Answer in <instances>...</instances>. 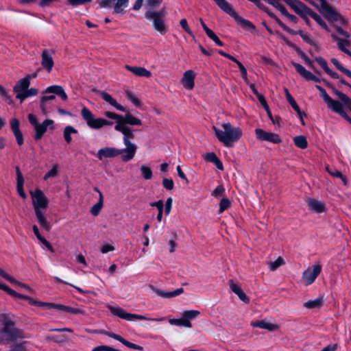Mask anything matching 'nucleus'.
Masks as SVG:
<instances>
[{
    "label": "nucleus",
    "instance_id": "obj_29",
    "mask_svg": "<svg viewBox=\"0 0 351 351\" xmlns=\"http://www.w3.org/2000/svg\"><path fill=\"white\" fill-rule=\"evenodd\" d=\"M95 191L99 193V202L92 206L90 213L93 216H97L104 206V197L102 193L98 188L95 187Z\"/></svg>",
    "mask_w": 351,
    "mask_h": 351
},
{
    "label": "nucleus",
    "instance_id": "obj_56",
    "mask_svg": "<svg viewBox=\"0 0 351 351\" xmlns=\"http://www.w3.org/2000/svg\"><path fill=\"white\" fill-rule=\"evenodd\" d=\"M64 311L72 313V314H81V315L85 314L84 311H83L80 308H73L69 306H66Z\"/></svg>",
    "mask_w": 351,
    "mask_h": 351
},
{
    "label": "nucleus",
    "instance_id": "obj_39",
    "mask_svg": "<svg viewBox=\"0 0 351 351\" xmlns=\"http://www.w3.org/2000/svg\"><path fill=\"white\" fill-rule=\"evenodd\" d=\"M293 141L295 145L300 149H305L308 146V142L304 136H295L293 138Z\"/></svg>",
    "mask_w": 351,
    "mask_h": 351
},
{
    "label": "nucleus",
    "instance_id": "obj_17",
    "mask_svg": "<svg viewBox=\"0 0 351 351\" xmlns=\"http://www.w3.org/2000/svg\"><path fill=\"white\" fill-rule=\"evenodd\" d=\"M195 73L192 70H188L184 73L181 83L184 88L187 90H192L195 86Z\"/></svg>",
    "mask_w": 351,
    "mask_h": 351
},
{
    "label": "nucleus",
    "instance_id": "obj_51",
    "mask_svg": "<svg viewBox=\"0 0 351 351\" xmlns=\"http://www.w3.org/2000/svg\"><path fill=\"white\" fill-rule=\"evenodd\" d=\"M315 61L322 66L326 73H327L330 68L328 66L326 61L322 57H316Z\"/></svg>",
    "mask_w": 351,
    "mask_h": 351
},
{
    "label": "nucleus",
    "instance_id": "obj_13",
    "mask_svg": "<svg viewBox=\"0 0 351 351\" xmlns=\"http://www.w3.org/2000/svg\"><path fill=\"white\" fill-rule=\"evenodd\" d=\"M104 115L114 120H116V125L114 126L115 130L122 133L123 134L133 131V130L130 127H126L125 124L123 123V116L116 114L112 112H106Z\"/></svg>",
    "mask_w": 351,
    "mask_h": 351
},
{
    "label": "nucleus",
    "instance_id": "obj_16",
    "mask_svg": "<svg viewBox=\"0 0 351 351\" xmlns=\"http://www.w3.org/2000/svg\"><path fill=\"white\" fill-rule=\"evenodd\" d=\"M95 332L100 333V334H104V335H107V336H108L110 337H112V338H113V339L120 341L123 345H125V346H127V347H128L130 348L137 350H140V351H142L143 350V348L142 346H138V345L135 344V343H131V342L127 341L126 339H125L124 338H123L122 337H121L120 335H117L115 333H113V332H108V331H106V330H101L99 332L95 331Z\"/></svg>",
    "mask_w": 351,
    "mask_h": 351
},
{
    "label": "nucleus",
    "instance_id": "obj_38",
    "mask_svg": "<svg viewBox=\"0 0 351 351\" xmlns=\"http://www.w3.org/2000/svg\"><path fill=\"white\" fill-rule=\"evenodd\" d=\"M150 206L152 207H156L158 209V215H157V220L160 222L162 218L163 208H164V202L162 200H158L157 202H152Z\"/></svg>",
    "mask_w": 351,
    "mask_h": 351
},
{
    "label": "nucleus",
    "instance_id": "obj_64",
    "mask_svg": "<svg viewBox=\"0 0 351 351\" xmlns=\"http://www.w3.org/2000/svg\"><path fill=\"white\" fill-rule=\"evenodd\" d=\"M224 192V188L221 186H217L212 192V195L214 197H219L223 195Z\"/></svg>",
    "mask_w": 351,
    "mask_h": 351
},
{
    "label": "nucleus",
    "instance_id": "obj_55",
    "mask_svg": "<svg viewBox=\"0 0 351 351\" xmlns=\"http://www.w3.org/2000/svg\"><path fill=\"white\" fill-rule=\"evenodd\" d=\"M16 176H17L16 188L23 186V184H24L23 176L18 167L16 168Z\"/></svg>",
    "mask_w": 351,
    "mask_h": 351
},
{
    "label": "nucleus",
    "instance_id": "obj_23",
    "mask_svg": "<svg viewBox=\"0 0 351 351\" xmlns=\"http://www.w3.org/2000/svg\"><path fill=\"white\" fill-rule=\"evenodd\" d=\"M289 5L298 14H304L308 8L298 0H283Z\"/></svg>",
    "mask_w": 351,
    "mask_h": 351
},
{
    "label": "nucleus",
    "instance_id": "obj_1",
    "mask_svg": "<svg viewBox=\"0 0 351 351\" xmlns=\"http://www.w3.org/2000/svg\"><path fill=\"white\" fill-rule=\"evenodd\" d=\"M32 203L35 216L40 227L47 231H50L51 224L48 221L45 211L49 206V200L45 194L39 189L30 191Z\"/></svg>",
    "mask_w": 351,
    "mask_h": 351
},
{
    "label": "nucleus",
    "instance_id": "obj_9",
    "mask_svg": "<svg viewBox=\"0 0 351 351\" xmlns=\"http://www.w3.org/2000/svg\"><path fill=\"white\" fill-rule=\"evenodd\" d=\"M28 120L36 131V140L40 139L48 129L53 130L55 128V122L51 119H45L42 123H39L36 116L29 114Z\"/></svg>",
    "mask_w": 351,
    "mask_h": 351
},
{
    "label": "nucleus",
    "instance_id": "obj_47",
    "mask_svg": "<svg viewBox=\"0 0 351 351\" xmlns=\"http://www.w3.org/2000/svg\"><path fill=\"white\" fill-rule=\"evenodd\" d=\"M322 304V299L317 298L313 300H309L304 303V306L308 308H313L320 306Z\"/></svg>",
    "mask_w": 351,
    "mask_h": 351
},
{
    "label": "nucleus",
    "instance_id": "obj_8",
    "mask_svg": "<svg viewBox=\"0 0 351 351\" xmlns=\"http://www.w3.org/2000/svg\"><path fill=\"white\" fill-rule=\"evenodd\" d=\"M81 114L88 126L92 129L99 130L105 125H111L112 122L102 118H95L92 112L87 108L82 109Z\"/></svg>",
    "mask_w": 351,
    "mask_h": 351
},
{
    "label": "nucleus",
    "instance_id": "obj_60",
    "mask_svg": "<svg viewBox=\"0 0 351 351\" xmlns=\"http://www.w3.org/2000/svg\"><path fill=\"white\" fill-rule=\"evenodd\" d=\"M296 34H300V36L302 38V39L306 41V43H313V40H312V38L311 36V35L308 33H305L302 31H298V32H295Z\"/></svg>",
    "mask_w": 351,
    "mask_h": 351
},
{
    "label": "nucleus",
    "instance_id": "obj_2",
    "mask_svg": "<svg viewBox=\"0 0 351 351\" xmlns=\"http://www.w3.org/2000/svg\"><path fill=\"white\" fill-rule=\"evenodd\" d=\"M218 141L228 147H231L242 136L243 132L239 127H234L230 123H223L219 127L213 126Z\"/></svg>",
    "mask_w": 351,
    "mask_h": 351
},
{
    "label": "nucleus",
    "instance_id": "obj_33",
    "mask_svg": "<svg viewBox=\"0 0 351 351\" xmlns=\"http://www.w3.org/2000/svg\"><path fill=\"white\" fill-rule=\"evenodd\" d=\"M122 121L126 127H129L128 125H142V121L139 119L134 117L130 113H126L125 114V116H123Z\"/></svg>",
    "mask_w": 351,
    "mask_h": 351
},
{
    "label": "nucleus",
    "instance_id": "obj_11",
    "mask_svg": "<svg viewBox=\"0 0 351 351\" xmlns=\"http://www.w3.org/2000/svg\"><path fill=\"white\" fill-rule=\"evenodd\" d=\"M145 18L152 22L154 29L160 33L165 34L168 31V27L165 23V19L157 13V11L152 10L145 13Z\"/></svg>",
    "mask_w": 351,
    "mask_h": 351
},
{
    "label": "nucleus",
    "instance_id": "obj_24",
    "mask_svg": "<svg viewBox=\"0 0 351 351\" xmlns=\"http://www.w3.org/2000/svg\"><path fill=\"white\" fill-rule=\"evenodd\" d=\"M114 1L113 13L115 14H123L129 5V0H112Z\"/></svg>",
    "mask_w": 351,
    "mask_h": 351
},
{
    "label": "nucleus",
    "instance_id": "obj_14",
    "mask_svg": "<svg viewBox=\"0 0 351 351\" xmlns=\"http://www.w3.org/2000/svg\"><path fill=\"white\" fill-rule=\"evenodd\" d=\"M255 134L256 138L261 141H268L276 144L281 142V138L279 135L274 132H266L262 129L258 128L255 130Z\"/></svg>",
    "mask_w": 351,
    "mask_h": 351
},
{
    "label": "nucleus",
    "instance_id": "obj_25",
    "mask_svg": "<svg viewBox=\"0 0 351 351\" xmlns=\"http://www.w3.org/2000/svg\"><path fill=\"white\" fill-rule=\"evenodd\" d=\"M285 91L287 101L291 104L292 108L297 112L302 123L304 125L303 116H305V114L300 110L299 106L298 105L293 97L291 95L289 90L287 88H285Z\"/></svg>",
    "mask_w": 351,
    "mask_h": 351
},
{
    "label": "nucleus",
    "instance_id": "obj_20",
    "mask_svg": "<svg viewBox=\"0 0 351 351\" xmlns=\"http://www.w3.org/2000/svg\"><path fill=\"white\" fill-rule=\"evenodd\" d=\"M306 203L309 210L316 213H322L326 210L324 204L318 199L308 198Z\"/></svg>",
    "mask_w": 351,
    "mask_h": 351
},
{
    "label": "nucleus",
    "instance_id": "obj_50",
    "mask_svg": "<svg viewBox=\"0 0 351 351\" xmlns=\"http://www.w3.org/2000/svg\"><path fill=\"white\" fill-rule=\"evenodd\" d=\"M230 206V202L227 198H223L219 204V213H223L225 210L228 208Z\"/></svg>",
    "mask_w": 351,
    "mask_h": 351
},
{
    "label": "nucleus",
    "instance_id": "obj_43",
    "mask_svg": "<svg viewBox=\"0 0 351 351\" xmlns=\"http://www.w3.org/2000/svg\"><path fill=\"white\" fill-rule=\"evenodd\" d=\"M127 98L136 107L141 106V102L138 98L130 90L125 92Z\"/></svg>",
    "mask_w": 351,
    "mask_h": 351
},
{
    "label": "nucleus",
    "instance_id": "obj_31",
    "mask_svg": "<svg viewBox=\"0 0 351 351\" xmlns=\"http://www.w3.org/2000/svg\"><path fill=\"white\" fill-rule=\"evenodd\" d=\"M0 289L3 290L8 294L11 295L16 300V299H23V300H25L27 301L29 298V296H27L26 295H23V294L17 293L16 291L12 289L11 288H10L8 286H7L5 284L0 283Z\"/></svg>",
    "mask_w": 351,
    "mask_h": 351
},
{
    "label": "nucleus",
    "instance_id": "obj_54",
    "mask_svg": "<svg viewBox=\"0 0 351 351\" xmlns=\"http://www.w3.org/2000/svg\"><path fill=\"white\" fill-rule=\"evenodd\" d=\"M281 14L287 17L292 23H297L298 19L295 16L289 14L285 8H281Z\"/></svg>",
    "mask_w": 351,
    "mask_h": 351
},
{
    "label": "nucleus",
    "instance_id": "obj_6",
    "mask_svg": "<svg viewBox=\"0 0 351 351\" xmlns=\"http://www.w3.org/2000/svg\"><path fill=\"white\" fill-rule=\"evenodd\" d=\"M108 308L112 314L129 322H132L135 319L150 320L155 322H162L165 320V317L152 318L148 317L147 315H138L126 312L123 308L118 306H108Z\"/></svg>",
    "mask_w": 351,
    "mask_h": 351
},
{
    "label": "nucleus",
    "instance_id": "obj_19",
    "mask_svg": "<svg viewBox=\"0 0 351 351\" xmlns=\"http://www.w3.org/2000/svg\"><path fill=\"white\" fill-rule=\"evenodd\" d=\"M0 276H2L5 280H7L8 281H9L10 283L17 285V286L27 290V291H29L30 293H34V290L28 285L16 280L12 276H11L8 274H7L1 268H0Z\"/></svg>",
    "mask_w": 351,
    "mask_h": 351
},
{
    "label": "nucleus",
    "instance_id": "obj_12",
    "mask_svg": "<svg viewBox=\"0 0 351 351\" xmlns=\"http://www.w3.org/2000/svg\"><path fill=\"white\" fill-rule=\"evenodd\" d=\"M322 271L319 263L308 267L302 274V280L306 286L313 284Z\"/></svg>",
    "mask_w": 351,
    "mask_h": 351
},
{
    "label": "nucleus",
    "instance_id": "obj_28",
    "mask_svg": "<svg viewBox=\"0 0 351 351\" xmlns=\"http://www.w3.org/2000/svg\"><path fill=\"white\" fill-rule=\"evenodd\" d=\"M230 287L232 292H234L241 300H242L245 303H249V298L243 291L240 286H239L237 284L234 283L232 280H231L230 282Z\"/></svg>",
    "mask_w": 351,
    "mask_h": 351
},
{
    "label": "nucleus",
    "instance_id": "obj_63",
    "mask_svg": "<svg viewBox=\"0 0 351 351\" xmlns=\"http://www.w3.org/2000/svg\"><path fill=\"white\" fill-rule=\"evenodd\" d=\"M10 126H11V129L14 132H18V131H20V129H19V121L17 119H12L11 121H10Z\"/></svg>",
    "mask_w": 351,
    "mask_h": 351
},
{
    "label": "nucleus",
    "instance_id": "obj_36",
    "mask_svg": "<svg viewBox=\"0 0 351 351\" xmlns=\"http://www.w3.org/2000/svg\"><path fill=\"white\" fill-rule=\"evenodd\" d=\"M30 85L27 78L23 77L19 80L13 88L14 92H20L26 90Z\"/></svg>",
    "mask_w": 351,
    "mask_h": 351
},
{
    "label": "nucleus",
    "instance_id": "obj_26",
    "mask_svg": "<svg viewBox=\"0 0 351 351\" xmlns=\"http://www.w3.org/2000/svg\"><path fill=\"white\" fill-rule=\"evenodd\" d=\"M54 62L51 56L47 50H43L42 53V65L43 66L47 71V72H51Z\"/></svg>",
    "mask_w": 351,
    "mask_h": 351
},
{
    "label": "nucleus",
    "instance_id": "obj_53",
    "mask_svg": "<svg viewBox=\"0 0 351 351\" xmlns=\"http://www.w3.org/2000/svg\"><path fill=\"white\" fill-rule=\"evenodd\" d=\"M180 24L181 27L184 29V30L186 32H187L191 36H194V34H193V32L191 31V29L189 27L187 21H186V19H181L180 21Z\"/></svg>",
    "mask_w": 351,
    "mask_h": 351
},
{
    "label": "nucleus",
    "instance_id": "obj_44",
    "mask_svg": "<svg viewBox=\"0 0 351 351\" xmlns=\"http://www.w3.org/2000/svg\"><path fill=\"white\" fill-rule=\"evenodd\" d=\"M311 17L323 28L325 30H326L327 32H329L330 31V29L328 27V26L326 25V23L324 21V20L322 19V18L318 15L317 13H315V12H311Z\"/></svg>",
    "mask_w": 351,
    "mask_h": 351
},
{
    "label": "nucleus",
    "instance_id": "obj_49",
    "mask_svg": "<svg viewBox=\"0 0 351 351\" xmlns=\"http://www.w3.org/2000/svg\"><path fill=\"white\" fill-rule=\"evenodd\" d=\"M330 61L336 66L337 69H339L346 75L348 74L350 70L343 67L336 58H332Z\"/></svg>",
    "mask_w": 351,
    "mask_h": 351
},
{
    "label": "nucleus",
    "instance_id": "obj_5",
    "mask_svg": "<svg viewBox=\"0 0 351 351\" xmlns=\"http://www.w3.org/2000/svg\"><path fill=\"white\" fill-rule=\"evenodd\" d=\"M309 3L315 7L329 21H339L340 23L343 21L341 16L330 6L326 0H311Z\"/></svg>",
    "mask_w": 351,
    "mask_h": 351
},
{
    "label": "nucleus",
    "instance_id": "obj_35",
    "mask_svg": "<svg viewBox=\"0 0 351 351\" xmlns=\"http://www.w3.org/2000/svg\"><path fill=\"white\" fill-rule=\"evenodd\" d=\"M77 130L71 125H67L63 130V136L67 143H71L72 141V134H77Z\"/></svg>",
    "mask_w": 351,
    "mask_h": 351
},
{
    "label": "nucleus",
    "instance_id": "obj_46",
    "mask_svg": "<svg viewBox=\"0 0 351 351\" xmlns=\"http://www.w3.org/2000/svg\"><path fill=\"white\" fill-rule=\"evenodd\" d=\"M140 170H141L142 176L145 180H149L152 178V171L149 167H148L145 165H142L141 167Z\"/></svg>",
    "mask_w": 351,
    "mask_h": 351
},
{
    "label": "nucleus",
    "instance_id": "obj_32",
    "mask_svg": "<svg viewBox=\"0 0 351 351\" xmlns=\"http://www.w3.org/2000/svg\"><path fill=\"white\" fill-rule=\"evenodd\" d=\"M332 37L337 42V46L344 53L348 52V47L350 46V41L348 38H341L337 36L332 34Z\"/></svg>",
    "mask_w": 351,
    "mask_h": 351
},
{
    "label": "nucleus",
    "instance_id": "obj_41",
    "mask_svg": "<svg viewBox=\"0 0 351 351\" xmlns=\"http://www.w3.org/2000/svg\"><path fill=\"white\" fill-rule=\"evenodd\" d=\"M326 171H328V173H330L332 176L335 177V178H339L341 180V181L343 182V184L344 185H347L348 184V180H347V178L345 176H343L341 171H338V170H334V171H332L330 170L328 167H326Z\"/></svg>",
    "mask_w": 351,
    "mask_h": 351
},
{
    "label": "nucleus",
    "instance_id": "obj_37",
    "mask_svg": "<svg viewBox=\"0 0 351 351\" xmlns=\"http://www.w3.org/2000/svg\"><path fill=\"white\" fill-rule=\"evenodd\" d=\"M200 314V312L197 310H190L184 311L182 317L184 322H191V320L194 319Z\"/></svg>",
    "mask_w": 351,
    "mask_h": 351
},
{
    "label": "nucleus",
    "instance_id": "obj_30",
    "mask_svg": "<svg viewBox=\"0 0 351 351\" xmlns=\"http://www.w3.org/2000/svg\"><path fill=\"white\" fill-rule=\"evenodd\" d=\"M101 96L104 101L114 107L116 109L122 112L125 111V108L121 104H118L117 101L108 93L101 92Z\"/></svg>",
    "mask_w": 351,
    "mask_h": 351
},
{
    "label": "nucleus",
    "instance_id": "obj_22",
    "mask_svg": "<svg viewBox=\"0 0 351 351\" xmlns=\"http://www.w3.org/2000/svg\"><path fill=\"white\" fill-rule=\"evenodd\" d=\"M44 93H53L59 96L62 100L65 101L68 97L64 88L61 86L53 85L48 86L44 91Z\"/></svg>",
    "mask_w": 351,
    "mask_h": 351
},
{
    "label": "nucleus",
    "instance_id": "obj_15",
    "mask_svg": "<svg viewBox=\"0 0 351 351\" xmlns=\"http://www.w3.org/2000/svg\"><path fill=\"white\" fill-rule=\"evenodd\" d=\"M120 155L119 149L112 147H105L98 150L97 153V158L103 161L106 158H115Z\"/></svg>",
    "mask_w": 351,
    "mask_h": 351
},
{
    "label": "nucleus",
    "instance_id": "obj_21",
    "mask_svg": "<svg viewBox=\"0 0 351 351\" xmlns=\"http://www.w3.org/2000/svg\"><path fill=\"white\" fill-rule=\"evenodd\" d=\"M125 68L132 72L136 76L138 77H150L152 75L151 71L142 66H132L130 65H125Z\"/></svg>",
    "mask_w": 351,
    "mask_h": 351
},
{
    "label": "nucleus",
    "instance_id": "obj_57",
    "mask_svg": "<svg viewBox=\"0 0 351 351\" xmlns=\"http://www.w3.org/2000/svg\"><path fill=\"white\" fill-rule=\"evenodd\" d=\"M163 186L167 190H171L173 188L174 183L172 179L163 178L162 180Z\"/></svg>",
    "mask_w": 351,
    "mask_h": 351
},
{
    "label": "nucleus",
    "instance_id": "obj_62",
    "mask_svg": "<svg viewBox=\"0 0 351 351\" xmlns=\"http://www.w3.org/2000/svg\"><path fill=\"white\" fill-rule=\"evenodd\" d=\"M205 158L210 162H213L215 164H217L219 162V158L216 156V154L213 152L208 153L206 155Z\"/></svg>",
    "mask_w": 351,
    "mask_h": 351
},
{
    "label": "nucleus",
    "instance_id": "obj_18",
    "mask_svg": "<svg viewBox=\"0 0 351 351\" xmlns=\"http://www.w3.org/2000/svg\"><path fill=\"white\" fill-rule=\"evenodd\" d=\"M292 64L297 72L305 80L319 82V79L317 77L306 70L302 65L295 62H293Z\"/></svg>",
    "mask_w": 351,
    "mask_h": 351
},
{
    "label": "nucleus",
    "instance_id": "obj_58",
    "mask_svg": "<svg viewBox=\"0 0 351 351\" xmlns=\"http://www.w3.org/2000/svg\"><path fill=\"white\" fill-rule=\"evenodd\" d=\"M305 13L304 14H300V16L305 21L306 23L308 25H310V20L308 19V16H311V12H314L311 9H310L309 8H306V10H305Z\"/></svg>",
    "mask_w": 351,
    "mask_h": 351
},
{
    "label": "nucleus",
    "instance_id": "obj_45",
    "mask_svg": "<svg viewBox=\"0 0 351 351\" xmlns=\"http://www.w3.org/2000/svg\"><path fill=\"white\" fill-rule=\"evenodd\" d=\"M267 264L271 271H275L279 267L285 264V261L284 259L280 256L275 261L269 262Z\"/></svg>",
    "mask_w": 351,
    "mask_h": 351
},
{
    "label": "nucleus",
    "instance_id": "obj_40",
    "mask_svg": "<svg viewBox=\"0 0 351 351\" xmlns=\"http://www.w3.org/2000/svg\"><path fill=\"white\" fill-rule=\"evenodd\" d=\"M59 169L58 164L53 165L51 169L45 175L44 180H47L51 178H56L58 174Z\"/></svg>",
    "mask_w": 351,
    "mask_h": 351
},
{
    "label": "nucleus",
    "instance_id": "obj_59",
    "mask_svg": "<svg viewBox=\"0 0 351 351\" xmlns=\"http://www.w3.org/2000/svg\"><path fill=\"white\" fill-rule=\"evenodd\" d=\"M115 249L114 246L112 244L106 243L101 245V252L102 254H106L109 252L114 251Z\"/></svg>",
    "mask_w": 351,
    "mask_h": 351
},
{
    "label": "nucleus",
    "instance_id": "obj_7",
    "mask_svg": "<svg viewBox=\"0 0 351 351\" xmlns=\"http://www.w3.org/2000/svg\"><path fill=\"white\" fill-rule=\"evenodd\" d=\"M123 135V143L125 149H119L121 160L123 162H128L132 160L136 154L137 147L134 143L130 141V139L134 137V130Z\"/></svg>",
    "mask_w": 351,
    "mask_h": 351
},
{
    "label": "nucleus",
    "instance_id": "obj_10",
    "mask_svg": "<svg viewBox=\"0 0 351 351\" xmlns=\"http://www.w3.org/2000/svg\"><path fill=\"white\" fill-rule=\"evenodd\" d=\"M217 5L223 11L232 16L237 21V23L244 28L249 30L255 29V27L250 21L239 16L237 14V13L233 10L232 6L226 0H221L217 4Z\"/></svg>",
    "mask_w": 351,
    "mask_h": 351
},
{
    "label": "nucleus",
    "instance_id": "obj_34",
    "mask_svg": "<svg viewBox=\"0 0 351 351\" xmlns=\"http://www.w3.org/2000/svg\"><path fill=\"white\" fill-rule=\"evenodd\" d=\"M34 233L36 236L37 239L43 244L45 246L50 250L51 252H54V249L51 244L40 233L39 229L36 225H34L32 227Z\"/></svg>",
    "mask_w": 351,
    "mask_h": 351
},
{
    "label": "nucleus",
    "instance_id": "obj_4",
    "mask_svg": "<svg viewBox=\"0 0 351 351\" xmlns=\"http://www.w3.org/2000/svg\"><path fill=\"white\" fill-rule=\"evenodd\" d=\"M23 337V332L16 328L11 321H6L0 330V343L1 344H8Z\"/></svg>",
    "mask_w": 351,
    "mask_h": 351
},
{
    "label": "nucleus",
    "instance_id": "obj_52",
    "mask_svg": "<svg viewBox=\"0 0 351 351\" xmlns=\"http://www.w3.org/2000/svg\"><path fill=\"white\" fill-rule=\"evenodd\" d=\"M207 36L212 39L217 45L219 46H223V43L220 40V39L218 38V36L214 33L213 30H210L208 32V34H206Z\"/></svg>",
    "mask_w": 351,
    "mask_h": 351
},
{
    "label": "nucleus",
    "instance_id": "obj_3",
    "mask_svg": "<svg viewBox=\"0 0 351 351\" xmlns=\"http://www.w3.org/2000/svg\"><path fill=\"white\" fill-rule=\"evenodd\" d=\"M315 87L320 92V95L324 99V101L326 103L327 106L329 109L335 112L336 113L341 115L342 117L347 118V113L342 109V106H347L351 107V99L344 93L335 90V93L338 97L339 101H335L332 99L329 95L327 93L326 90L320 86L319 85H316Z\"/></svg>",
    "mask_w": 351,
    "mask_h": 351
},
{
    "label": "nucleus",
    "instance_id": "obj_27",
    "mask_svg": "<svg viewBox=\"0 0 351 351\" xmlns=\"http://www.w3.org/2000/svg\"><path fill=\"white\" fill-rule=\"evenodd\" d=\"M251 325L253 327H258L260 328L265 329L269 331H274L278 328V326L276 324L267 322L265 320H259L252 322Z\"/></svg>",
    "mask_w": 351,
    "mask_h": 351
},
{
    "label": "nucleus",
    "instance_id": "obj_61",
    "mask_svg": "<svg viewBox=\"0 0 351 351\" xmlns=\"http://www.w3.org/2000/svg\"><path fill=\"white\" fill-rule=\"evenodd\" d=\"M26 344L27 342L23 341L20 344L15 345L12 348L10 351H27Z\"/></svg>",
    "mask_w": 351,
    "mask_h": 351
},
{
    "label": "nucleus",
    "instance_id": "obj_48",
    "mask_svg": "<svg viewBox=\"0 0 351 351\" xmlns=\"http://www.w3.org/2000/svg\"><path fill=\"white\" fill-rule=\"evenodd\" d=\"M0 95L2 97V98L8 104H12V97L9 95L8 92L0 85Z\"/></svg>",
    "mask_w": 351,
    "mask_h": 351
},
{
    "label": "nucleus",
    "instance_id": "obj_42",
    "mask_svg": "<svg viewBox=\"0 0 351 351\" xmlns=\"http://www.w3.org/2000/svg\"><path fill=\"white\" fill-rule=\"evenodd\" d=\"M169 322L171 325L184 326L186 328L192 327L191 322H184L182 317L181 319H170Z\"/></svg>",
    "mask_w": 351,
    "mask_h": 351
}]
</instances>
